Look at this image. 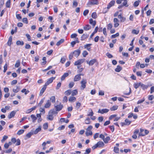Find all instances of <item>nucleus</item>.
<instances>
[{
  "label": "nucleus",
  "instance_id": "obj_38",
  "mask_svg": "<svg viewBox=\"0 0 154 154\" xmlns=\"http://www.w3.org/2000/svg\"><path fill=\"white\" fill-rule=\"evenodd\" d=\"M16 44L18 45H21L22 46L23 45L24 42L23 41H18L16 42Z\"/></svg>",
  "mask_w": 154,
  "mask_h": 154
},
{
  "label": "nucleus",
  "instance_id": "obj_12",
  "mask_svg": "<svg viewBox=\"0 0 154 154\" xmlns=\"http://www.w3.org/2000/svg\"><path fill=\"white\" fill-rule=\"evenodd\" d=\"M47 118L49 120L52 121L54 119L53 115L48 112V115L47 116Z\"/></svg>",
  "mask_w": 154,
  "mask_h": 154
},
{
  "label": "nucleus",
  "instance_id": "obj_47",
  "mask_svg": "<svg viewBox=\"0 0 154 154\" xmlns=\"http://www.w3.org/2000/svg\"><path fill=\"white\" fill-rule=\"evenodd\" d=\"M11 3V0H8L6 3V6L7 8H9L10 7Z\"/></svg>",
  "mask_w": 154,
  "mask_h": 154
},
{
  "label": "nucleus",
  "instance_id": "obj_42",
  "mask_svg": "<svg viewBox=\"0 0 154 154\" xmlns=\"http://www.w3.org/2000/svg\"><path fill=\"white\" fill-rule=\"evenodd\" d=\"M45 99V98L44 97L42 99L41 101H40V102L38 103V106H40L43 103L44 100Z\"/></svg>",
  "mask_w": 154,
  "mask_h": 154
},
{
  "label": "nucleus",
  "instance_id": "obj_40",
  "mask_svg": "<svg viewBox=\"0 0 154 154\" xmlns=\"http://www.w3.org/2000/svg\"><path fill=\"white\" fill-rule=\"evenodd\" d=\"M140 82L137 83H135L134 84V86L135 88L136 89H137L138 87L140 86Z\"/></svg>",
  "mask_w": 154,
  "mask_h": 154
},
{
  "label": "nucleus",
  "instance_id": "obj_15",
  "mask_svg": "<svg viewBox=\"0 0 154 154\" xmlns=\"http://www.w3.org/2000/svg\"><path fill=\"white\" fill-rule=\"evenodd\" d=\"M51 104V103L50 100H48L47 101L44 107L46 108H49L50 107Z\"/></svg>",
  "mask_w": 154,
  "mask_h": 154
},
{
  "label": "nucleus",
  "instance_id": "obj_34",
  "mask_svg": "<svg viewBox=\"0 0 154 154\" xmlns=\"http://www.w3.org/2000/svg\"><path fill=\"white\" fill-rule=\"evenodd\" d=\"M71 93L72 95V96H74L78 94V91L76 90H74L71 91Z\"/></svg>",
  "mask_w": 154,
  "mask_h": 154
},
{
  "label": "nucleus",
  "instance_id": "obj_37",
  "mask_svg": "<svg viewBox=\"0 0 154 154\" xmlns=\"http://www.w3.org/2000/svg\"><path fill=\"white\" fill-rule=\"evenodd\" d=\"M118 108V106H114L110 108V110L111 111H115Z\"/></svg>",
  "mask_w": 154,
  "mask_h": 154
},
{
  "label": "nucleus",
  "instance_id": "obj_8",
  "mask_svg": "<svg viewBox=\"0 0 154 154\" xmlns=\"http://www.w3.org/2000/svg\"><path fill=\"white\" fill-rule=\"evenodd\" d=\"M81 53V51L79 50H77L74 51L72 53L74 54V56L76 57H77Z\"/></svg>",
  "mask_w": 154,
  "mask_h": 154
},
{
  "label": "nucleus",
  "instance_id": "obj_10",
  "mask_svg": "<svg viewBox=\"0 0 154 154\" xmlns=\"http://www.w3.org/2000/svg\"><path fill=\"white\" fill-rule=\"evenodd\" d=\"M113 22L114 23V26L115 27H117L119 25V20L116 18H114L113 20Z\"/></svg>",
  "mask_w": 154,
  "mask_h": 154
},
{
  "label": "nucleus",
  "instance_id": "obj_45",
  "mask_svg": "<svg viewBox=\"0 0 154 154\" xmlns=\"http://www.w3.org/2000/svg\"><path fill=\"white\" fill-rule=\"evenodd\" d=\"M149 133V131L148 130H145L144 134H140V135H141V136H144L146 135H147Z\"/></svg>",
  "mask_w": 154,
  "mask_h": 154
},
{
  "label": "nucleus",
  "instance_id": "obj_23",
  "mask_svg": "<svg viewBox=\"0 0 154 154\" xmlns=\"http://www.w3.org/2000/svg\"><path fill=\"white\" fill-rule=\"evenodd\" d=\"M89 23L90 24L92 25L93 26H95L96 24V21H93L92 19H90Z\"/></svg>",
  "mask_w": 154,
  "mask_h": 154
},
{
  "label": "nucleus",
  "instance_id": "obj_49",
  "mask_svg": "<svg viewBox=\"0 0 154 154\" xmlns=\"http://www.w3.org/2000/svg\"><path fill=\"white\" fill-rule=\"evenodd\" d=\"M112 27V23H109L107 25V29L108 30H110L111 29Z\"/></svg>",
  "mask_w": 154,
  "mask_h": 154
},
{
  "label": "nucleus",
  "instance_id": "obj_35",
  "mask_svg": "<svg viewBox=\"0 0 154 154\" xmlns=\"http://www.w3.org/2000/svg\"><path fill=\"white\" fill-rule=\"evenodd\" d=\"M31 117L32 120V122L34 123L35 122V120L37 119V118L34 115H32L31 116Z\"/></svg>",
  "mask_w": 154,
  "mask_h": 154
},
{
  "label": "nucleus",
  "instance_id": "obj_52",
  "mask_svg": "<svg viewBox=\"0 0 154 154\" xmlns=\"http://www.w3.org/2000/svg\"><path fill=\"white\" fill-rule=\"evenodd\" d=\"M24 130L23 129L20 130L18 131L17 134L18 135H20L23 133L24 132Z\"/></svg>",
  "mask_w": 154,
  "mask_h": 154
},
{
  "label": "nucleus",
  "instance_id": "obj_63",
  "mask_svg": "<svg viewBox=\"0 0 154 154\" xmlns=\"http://www.w3.org/2000/svg\"><path fill=\"white\" fill-rule=\"evenodd\" d=\"M74 85V83L73 82H70L69 85V88H72Z\"/></svg>",
  "mask_w": 154,
  "mask_h": 154
},
{
  "label": "nucleus",
  "instance_id": "obj_19",
  "mask_svg": "<svg viewBox=\"0 0 154 154\" xmlns=\"http://www.w3.org/2000/svg\"><path fill=\"white\" fill-rule=\"evenodd\" d=\"M98 147H101L103 146L104 145V143L102 141H99L97 143Z\"/></svg>",
  "mask_w": 154,
  "mask_h": 154
},
{
  "label": "nucleus",
  "instance_id": "obj_36",
  "mask_svg": "<svg viewBox=\"0 0 154 154\" xmlns=\"http://www.w3.org/2000/svg\"><path fill=\"white\" fill-rule=\"evenodd\" d=\"M20 65V62L19 60H17L15 65V67L16 68L18 67Z\"/></svg>",
  "mask_w": 154,
  "mask_h": 154
},
{
  "label": "nucleus",
  "instance_id": "obj_31",
  "mask_svg": "<svg viewBox=\"0 0 154 154\" xmlns=\"http://www.w3.org/2000/svg\"><path fill=\"white\" fill-rule=\"evenodd\" d=\"M64 41V39L63 38L61 39L58 42L56 43V45L57 46H59L61 43H63Z\"/></svg>",
  "mask_w": 154,
  "mask_h": 154
},
{
  "label": "nucleus",
  "instance_id": "obj_2",
  "mask_svg": "<svg viewBox=\"0 0 154 154\" xmlns=\"http://www.w3.org/2000/svg\"><path fill=\"white\" fill-rule=\"evenodd\" d=\"M92 128V126L91 125L89 126L86 129V131L85 132V134L86 136H88L89 135H91L92 134V132L91 131Z\"/></svg>",
  "mask_w": 154,
  "mask_h": 154
},
{
  "label": "nucleus",
  "instance_id": "obj_54",
  "mask_svg": "<svg viewBox=\"0 0 154 154\" xmlns=\"http://www.w3.org/2000/svg\"><path fill=\"white\" fill-rule=\"evenodd\" d=\"M92 17L94 19H95L97 17V15L96 12H93L91 14Z\"/></svg>",
  "mask_w": 154,
  "mask_h": 154
},
{
  "label": "nucleus",
  "instance_id": "obj_53",
  "mask_svg": "<svg viewBox=\"0 0 154 154\" xmlns=\"http://www.w3.org/2000/svg\"><path fill=\"white\" fill-rule=\"evenodd\" d=\"M119 35V34L118 32L117 33L115 34L112 35L111 36V38H115L117 37Z\"/></svg>",
  "mask_w": 154,
  "mask_h": 154
},
{
  "label": "nucleus",
  "instance_id": "obj_41",
  "mask_svg": "<svg viewBox=\"0 0 154 154\" xmlns=\"http://www.w3.org/2000/svg\"><path fill=\"white\" fill-rule=\"evenodd\" d=\"M89 111H90V112H89V113L87 115V116H92L94 115V113L92 110L90 109Z\"/></svg>",
  "mask_w": 154,
  "mask_h": 154
},
{
  "label": "nucleus",
  "instance_id": "obj_24",
  "mask_svg": "<svg viewBox=\"0 0 154 154\" xmlns=\"http://www.w3.org/2000/svg\"><path fill=\"white\" fill-rule=\"evenodd\" d=\"M49 112L50 113H51L53 115H57V112L56 111H55L54 109L51 110Z\"/></svg>",
  "mask_w": 154,
  "mask_h": 154
},
{
  "label": "nucleus",
  "instance_id": "obj_46",
  "mask_svg": "<svg viewBox=\"0 0 154 154\" xmlns=\"http://www.w3.org/2000/svg\"><path fill=\"white\" fill-rule=\"evenodd\" d=\"M34 134H33V133L32 132H30L29 133H28L27 134H26V137H27L28 138H30L31 136L33 135Z\"/></svg>",
  "mask_w": 154,
  "mask_h": 154
},
{
  "label": "nucleus",
  "instance_id": "obj_43",
  "mask_svg": "<svg viewBox=\"0 0 154 154\" xmlns=\"http://www.w3.org/2000/svg\"><path fill=\"white\" fill-rule=\"evenodd\" d=\"M140 1H138L135 2L134 4V7H137L138 6L139 4L140 3Z\"/></svg>",
  "mask_w": 154,
  "mask_h": 154
},
{
  "label": "nucleus",
  "instance_id": "obj_39",
  "mask_svg": "<svg viewBox=\"0 0 154 154\" xmlns=\"http://www.w3.org/2000/svg\"><path fill=\"white\" fill-rule=\"evenodd\" d=\"M78 5V3L76 1L74 0L73 1V5H72V7L73 8H75Z\"/></svg>",
  "mask_w": 154,
  "mask_h": 154
},
{
  "label": "nucleus",
  "instance_id": "obj_26",
  "mask_svg": "<svg viewBox=\"0 0 154 154\" xmlns=\"http://www.w3.org/2000/svg\"><path fill=\"white\" fill-rule=\"evenodd\" d=\"M122 69V67L118 65L117 66V67L115 69V70L116 72H120Z\"/></svg>",
  "mask_w": 154,
  "mask_h": 154
},
{
  "label": "nucleus",
  "instance_id": "obj_17",
  "mask_svg": "<svg viewBox=\"0 0 154 154\" xmlns=\"http://www.w3.org/2000/svg\"><path fill=\"white\" fill-rule=\"evenodd\" d=\"M81 75H75L74 79V82H76L79 81L81 79Z\"/></svg>",
  "mask_w": 154,
  "mask_h": 154
},
{
  "label": "nucleus",
  "instance_id": "obj_4",
  "mask_svg": "<svg viewBox=\"0 0 154 154\" xmlns=\"http://www.w3.org/2000/svg\"><path fill=\"white\" fill-rule=\"evenodd\" d=\"M55 78V77H51L48 79L47 81L45 83V85L47 86L53 82V80Z\"/></svg>",
  "mask_w": 154,
  "mask_h": 154
},
{
  "label": "nucleus",
  "instance_id": "obj_30",
  "mask_svg": "<svg viewBox=\"0 0 154 154\" xmlns=\"http://www.w3.org/2000/svg\"><path fill=\"white\" fill-rule=\"evenodd\" d=\"M110 140V137H109L108 136L106 137V138H104L103 141L105 143H108L109 141Z\"/></svg>",
  "mask_w": 154,
  "mask_h": 154
},
{
  "label": "nucleus",
  "instance_id": "obj_3",
  "mask_svg": "<svg viewBox=\"0 0 154 154\" xmlns=\"http://www.w3.org/2000/svg\"><path fill=\"white\" fill-rule=\"evenodd\" d=\"M87 80L85 79H82L81 82V89L83 90L86 87Z\"/></svg>",
  "mask_w": 154,
  "mask_h": 154
},
{
  "label": "nucleus",
  "instance_id": "obj_25",
  "mask_svg": "<svg viewBox=\"0 0 154 154\" xmlns=\"http://www.w3.org/2000/svg\"><path fill=\"white\" fill-rule=\"evenodd\" d=\"M96 61V60L95 59H93L91 60L89 62V65L90 66H92L95 63Z\"/></svg>",
  "mask_w": 154,
  "mask_h": 154
},
{
  "label": "nucleus",
  "instance_id": "obj_48",
  "mask_svg": "<svg viewBox=\"0 0 154 154\" xmlns=\"http://www.w3.org/2000/svg\"><path fill=\"white\" fill-rule=\"evenodd\" d=\"M125 124L126 125H129L131 122V121L129 120L128 119H126L125 120Z\"/></svg>",
  "mask_w": 154,
  "mask_h": 154
},
{
  "label": "nucleus",
  "instance_id": "obj_50",
  "mask_svg": "<svg viewBox=\"0 0 154 154\" xmlns=\"http://www.w3.org/2000/svg\"><path fill=\"white\" fill-rule=\"evenodd\" d=\"M139 30H136L135 29H133L132 31V33L134 34L137 35L139 33Z\"/></svg>",
  "mask_w": 154,
  "mask_h": 154
},
{
  "label": "nucleus",
  "instance_id": "obj_21",
  "mask_svg": "<svg viewBox=\"0 0 154 154\" xmlns=\"http://www.w3.org/2000/svg\"><path fill=\"white\" fill-rule=\"evenodd\" d=\"M140 86L141 87V88L143 90L146 89L148 87V85H145L141 83H140Z\"/></svg>",
  "mask_w": 154,
  "mask_h": 154
},
{
  "label": "nucleus",
  "instance_id": "obj_55",
  "mask_svg": "<svg viewBox=\"0 0 154 154\" xmlns=\"http://www.w3.org/2000/svg\"><path fill=\"white\" fill-rule=\"evenodd\" d=\"M82 54L84 57H85L88 54V53L86 51H83Z\"/></svg>",
  "mask_w": 154,
  "mask_h": 154
},
{
  "label": "nucleus",
  "instance_id": "obj_9",
  "mask_svg": "<svg viewBox=\"0 0 154 154\" xmlns=\"http://www.w3.org/2000/svg\"><path fill=\"white\" fill-rule=\"evenodd\" d=\"M98 2L97 0H91L88 2L87 4L88 5L97 4Z\"/></svg>",
  "mask_w": 154,
  "mask_h": 154
},
{
  "label": "nucleus",
  "instance_id": "obj_11",
  "mask_svg": "<svg viewBox=\"0 0 154 154\" xmlns=\"http://www.w3.org/2000/svg\"><path fill=\"white\" fill-rule=\"evenodd\" d=\"M20 90V87L17 86H15L13 89V91L14 93H17Z\"/></svg>",
  "mask_w": 154,
  "mask_h": 154
},
{
  "label": "nucleus",
  "instance_id": "obj_5",
  "mask_svg": "<svg viewBox=\"0 0 154 154\" xmlns=\"http://www.w3.org/2000/svg\"><path fill=\"white\" fill-rule=\"evenodd\" d=\"M85 60V59H79L75 62L74 65H79L83 63Z\"/></svg>",
  "mask_w": 154,
  "mask_h": 154
},
{
  "label": "nucleus",
  "instance_id": "obj_59",
  "mask_svg": "<svg viewBox=\"0 0 154 154\" xmlns=\"http://www.w3.org/2000/svg\"><path fill=\"white\" fill-rule=\"evenodd\" d=\"M91 149L90 148H88L86 149L85 150V152L84 154H89L91 152Z\"/></svg>",
  "mask_w": 154,
  "mask_h": 154
},
{
  "label": "nucleus",
  "instance_id": "obj_13",
  "mask_svg": "<svg viewBox=\"0 0 154 154\" xmlns=\"http://www.w3.org/2000/svg\"><path fill=\"white\" fill-rule=\"evenodd\" d=\"M16 112L14 111H12L9 115H8V118L9 119H11V118L14 117L15 115Z\"/></svg>",
  "mask_w": 154,
  "mask_h": 154
},
{
  "label": "nucleus",
  "instance_id": "obj_16",
  "mask_svg": "<svg viewBox=\"0 0 154 154\" xmlns=\"http://www.w3.org/2000/svg\"><path fill=\"white\" fill-rule=\"evenodd\" d=\"M47 86L44 85L40 91V94H39V96H41L43 94Z\"/></svg>",
  "mask_w": 154,
  "mask_h": 154
},
{
  "label": "nucleus",
  "instance_id": "obj_29",
  "mask_svg": "<svg viewBox=\"0 0 154 154\" xmlns=\"http://www.w3.org/2000/svg\"><path fill=\"white\" fill-rule=\"evenodd\" d=\"M85 123L87 124H89L91 123V121L89 117H87L85 120Z\"/></svg>",
  "mask_w": 154,
  "mask_h": 154
},
{
  "label": "nucleus",
  "instance_id": "obj_44",
  "mask_svg": "<svg viewBox=\"0 0 154 154\" xmlns=\"http://www.w3.org/2000/svg\"><path fill=\"white\" fill-rule=\"evenodd\" d=\"M21 92L22 93H25V94L26 95L29 92V91L28 90L26 91V90L25 88H24L22 90Z\"/></svg>",
  "mask_w": 154,
  "mask_h": 154
},
{
  "label": "nucleus",
  "instance_id": "obj_58",
  "mask_svg": "<svg viewBox=\"0 0 154 154\" xmlns=\"http://www.w3.org/2000/svg\"><path fill=\"white\" fill-rule=\"evenodd\" d=\"M68 100L67 97L66 96H65L63 98V103H66L67 102Z\"/></svg>",
  "mask_w": 154,
  "mask_h": 154
},
{
  "label": "nucleus",
  "instance_id": "obj_64",
  "mask_svg": "<svg viewBox=\"0 0 154 154\" xmlns=\"http://www.w3.org/2000/svg\"><path fill=\"white\" fill-rule=\"evenodd\" d=\"M89 12V11L88 10H86L84 11L83 14L84 16H86L88 14Z\"/></svg>",
  "mask_w": 154,
  "mask_h": 154
},
{
  "label": "nucleus",
  "instance_id": "obj_62",
  "mask_svg": "<svg viewBox=\"0 0 154 154\" xmlns=\"http://www.w3.org/2000/svg\"><path fill=\"white\" fill-rule=\"evenodd\" d=\"M61 84L60 82H59L57 85L56 89L58 90L60 88L61 86Z\"/></svg>",
  "mask_w": 154,
  "mask_h": 154
},
{
  "label": "nucleus",
  "instance_id": "obj_27",
  "mask_svg": "<svg viewBox=\"0 0 154 154\" xmlns=\"http://www.w3.org/2000/svg\"><path fill=\"white\" fill-rule=\"evenodd\" d=\"M69 75V74L68 73H64L63 76H62L61 78V80H64L65 78L67 76H68Z\"/></svg>",
  "mask_w": 154,
  "mask_h": 154
},
{
  "label": "nucleus",
  "instance_id": "obj_32",
  "mask_svg": "<svg viewBox=\"0 0 154 154\" xmlns=\"http://www.w3.org/2000/svg\"><path fill=\"white\" fill-rule=\"evenodd\" d=\"M76 100V98L74 97H70L69 98V101L70 102L75 101Z\"/></svg>",
  "mask_w": 154,
  "mask_h": 154
},
{
  "label": "nucleus",
  "instance_id": "obj_57",
  "mask_svg": "<svg viewBox=\"0 0 154 154\" xmlns=\"http://www.w3.org/2000/svg\"><path fill=\"white\" fill-rule=\"evenodd\" d=\"M114 151L116 153H119V149L116 147H114Z\"/></svg>",
  "mask_w": 154,
  "mask_h": 154
},
{
  "label": "nucleus",
  "instance_id": "obj_60",
  "mask_svg": "<svg viewBox=\"0 0 154 154\" xmlns=\"http://www.w3.org/2000/svg\"><path fill=\"white\" fill-rule=\"evenodd\" d=\"M48 128V124L47 123H45L43 125V128L44 129H47Z\"/></svg>",
  "mask_w": 154,
  "mask_h": 154
},
{
  "label": "nucleus",
  "instance_id": "obj_22",
  "mask_svg": "<svg viewBox=\"0 0 154 154\" xmlns=\"http://www.w3.org/2000/svg\"><path fill=\"white\" fill-rule=\"evenodd\" d=\"M91 26L88 24L86 25L83 28L84 30L86 31H87L90 29H91Z\"/></svg>",
  "mask_w": 154,
  "mask_h": 154
},
{
  "label": "nucleus",
  "instance_id": "obj_28",
  "mask_svg": "<svg viewBox=\"0 0 154 154\" xmlns=\"http://www.w3.org/2000/svg\"><path fill=\"white\" fill-rule=\"evenodd\" d=\"M66 56H63L61 57L60 62L62 63H64L66 61Z\"/></svg>",
  "mask_w": 154,
  "mask_h": 154
},
{
  "label": "nucleus",
  "instance_id": "obj_61",
  "mask_svg": "<svg viewBox=\"0 0 154 154\" xmlns=\"http://www.w3.org/2000/svg\"><path fill=\"white\" fill-rule=\"evenodd\" d=\"M8 138V137L6 135L4 136L3 137L2 140H1L2 142L3 143L4 142V141L6 140Z\"/></svg>",
  "mask_w": 154,
  "mask_h": 154
},
{
  "label": "nucleus",
  "instance_id": "obj_20",
  "mask_svg": "<svg viewBox=\"0 0 154 154\" xmlns=\"http://www.w3.org/2000/svg\"><path fill=\"white\" fill-rule=\"evenodd\" d=\"M88 37V35L87 34H83L81 37V40H84Z\"/></svg>",
  "mask_w": 154,
  "mask_h": 154
},
{
  "label": "nucleus",
  "instance_id": "obj_14",
  "mask_svg": "<svg viewBox=\"0 0 154 154\" xmlns=\"http://www.w3.org/2000/svg\"><path fill=\"white\" fill-rule=\"evenodd\" d=\"M41 130V126H40L38 128H36L35 131H32V132L34 134H37Z\"/></svg>",
  "mask_w": 154,
  "mask_h": 154
},
{
  "label": "nucleus",
  "instance_id": "obj_33",
  "mask_svg": "<svg viewBox=\"0 0 154 154\" xmlns=\"http://www.w3.org/2000/svg\"><path fill=\"white\" fill-rule=\"evenodd\" d=\"M71 93V91L70 90H68L64 92V94L66 95L69 96L70 95Z\"/></svg>",
  "mask_w": 154,
  "mask_h": 154
},
{
  "label": "nucleus",
  "instance_id": "obj_7",
  "mask_svg": "<svg viewBox=\"0 0 154 154\" xmlns=\"http://www.w3.org/2000/svg\"><path fill=\"white\" fill-rule=\"evenodd\" d=\"M54 107L57 111H59L61 110L63 106L62 105L60 104L57 106H54Z\"/></svg>",
  "mask_w": 154,
  "mask_h": 154
},
{
  "label": "nucleus",
  "instance_id": "obj_6",
  "mask_svg": "<svg viewBox=\"0 0 154 154\" xmlns=\"http://www.w3.org/2000/svg\"><path fill=\"white\" fill-rule=\"evenodd\" d=\"M109 110V109H99L98 111V112L103 114L107 112Z\"/></svg>",
  "mask_w": 154,
  "mask_h": 154
},
{
  "label": "nucleus",
  "instance_id": "obj_18",
  "mask_svg": "<svg viewBox=\"0 0 154 154\" xmlns=\"http://www.w3.org/2000/svg\"><path fill=\"white\" fill-rule=\"evenodd\" d=\"M92 44H89L85 45L84 46V48L86 49L88 51H90L91 49V45Z\"/></svg>",
  "mask_w": 154,
  "mask_h": 154
},
{
  "label": "nucleus",
  "instance_id": "obj_1",
  "mask_svg": "<svg viewBox=\"0 0 154 154\" xmlns=\"http://www.w3.org/2000/svg\"><path fill=\"white\" fill-rule=\"evenodd\" d=\"M115 3V1H114L112 0L108 4L107 8H105L104 9L103 12L105 13L106 12L108 11V10L110 8H111L114 5Z\"/></svg>",
  "mask_w": 154,
  "mask_h": 154
},
{
  "label": "nucleus",
  "instance_id": "obj_51",
  "mask_svg": "<svg viewBox=\"0 0 154 154\" xmlns=\"http://www.w3.org/2000/svg\"><path fill=\"white\" fill-rule=\"evenodd\" d=\"M50 100H51V102L53 103H54L55 101V98L54 96L51 97L50 98Z\"/></svg>",
  "mask_w": 154,
  "mask_h": 154
},
{
  "label": "nucleus",
  "instance_id": "obj_56",
  "mask_svg": "<svg viewBox=\"0 0 154 154\" xmlns=\"http://www.w3.org/2000/svg\"><path fill=\"white\" fill-rule=\"evenodd\" d=\"M22 22L24 23H25L26 24L28 23V21L27 18H24L22 19Z\"/></svg>",
  "mask_w": 154,
  "mask_h": 154
}]
</instances>
